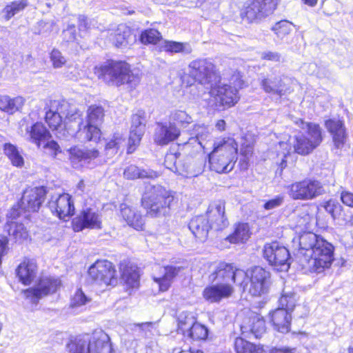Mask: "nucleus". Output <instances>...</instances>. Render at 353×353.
<instances>
[{"label":"nucleus","instance_id":"nucleus-1","mask_svg":"<svg viewBox=\"0 0 353 353\" xmlns=\"http://www.w3.org/2000/svg\"><path fill=\"white\" fill-rule=\"evenodd\" d=\"M247 273L232 263L218 262L211 265L208 280L212 285L203 291L204 299L210 303H219L228 299L234 292V285L241 286Z\"/></svg>","mask_w":353,"mask_h":353},{"label":"nucleus","instance_id":"nucleus-2","mask_svg":"<svg viewBox=\"0 0 353 353\" xmlns=\"http://www.w3.org/2000/svg\"><path fill=\"white\" fill-rule=\"evenodd\" d=\"M298 257L303 268L322 272L334 261L333 245L313 232H305L299 237Z\"/></svg>","mask_w":353,"mask_h":353},{"label":"nucleus","instance_id":"nucleus-3","mask_svg":"<svg viewBox=\"0 0 353 353\" xmlns=\"http://www.w3.org/2000/svg\"><path fill=\"white\" fill-rule=\"evenodd\" d=\"M94 74L110 85L119 87L128 84L135 87L139 82V78L130 70L128 63L124 61H108L94 69Z\"/></svg>","mask_w":353,"mask_h":353},{"label":"nucleus","instance_id":"nucleus-4","mask_svg":"<svg viewBox=\"0 0 353 353\" xmlns=\"http://www.w3.org/2000/svg\"><path fill=\"white\" fill-rule=\"evenodd\" d=\"M243 81L239 74H234L230 83L216 81L210 85L209 94L211 97L208 105L212 108L222 110L234 106L239 101V90L243 87Z\"/></svg>","mask_w":353,"mask_h":353},{"label":"nucleus","instance_id":"nucleus-5","mask_svg":"<svg viewBox=\"0 0 353 353\" xmlns=\"http://www.w3.org/2000/svg\"><path fill=\"white\" fill-rule=\"evenodd\" d=\"M174 193L161 185H147L141 202L151 217L165 216L174 201Z\"/></svg>","mask_w":353,"mask_h":353},{"label":"nucleus","instance_id":"nucleus-6","mask_svg":"<svg viewBox=\"0 0 353 353\" xmlns=\"http://www.w3.org/2000/svg\"><path fill=\"white\" fill-rule=\"evenodd\" d=\"M67 348L69 353H111L109 336L102 330L71 341Z\"/></svg>","mask_w":353,"mask_h":353},{"label":"nucleus","instance_id":"nucleus-7","mask_svg":"<svg viewBox=\"0 0 353 353\" xmlns=\"http://www.w3.org/2000/svg\"><path fill=\"white\" fill-rule=\"evenodd\" d=\"M81 115L76 105L65 100H54L46 113V121L52 130H58L80 119Z\"/></svg>","mask_w":353,"mask_h":353},{"label":"nucleus","instance_id":"nucleus-8","mask_svg":"<svg viewBox=\"0 0 353 353\" xmlns=\"http://www.w3.org/2000/svg\"><path fill=\"white\" fill-rule=\"evenodd\" d=\"M210 214L212 216V224H209L208 219L205 216H198L192 218L189 223V228L194 236L200 241L206 240L209 230L214 228L215 230H222L228 225V221L225 218V205L222 202L216 204L214 210H212Z\"/></svg>","mask_w":353,"mask_h":353},{"label":"nucleus","instance_id":"nucleus-9","mask_svg":"<svg viewBox=\"0 0 353 353\" xmlns=\"http://www.w3.org/2000/svg\"><path fill=\"white\" fill-rule=\"evenodd\" d=\"M296 123L303 130H306L307 137L299 134L295 137L294 150L298 154L305 155L310 153L322 141V132L320 126L314 123H306L301 119Z\"/></svg>","mask_w":353,"mask_h":353},{"label":"nucleus","instance_id":"nucleus-10","mask_svg":"<svg viewBox=\"0 0 353 353\" xmlns=\"http://www.w3.org/2000/svg\"><path fill=\"white\" fill-rule=\"evenodd\" d=\"M103 109L101 106L90 105L87 110L86 121H81L79 124L77 136L86 141H98L101 137L99 125L103 121Z\"/></svg>","mask_w":353,"mask_h":353},{"label":"nucleus","instance_id":"nucleus-11","mask_svg":"<svg viewBox=\"0 0 353 353\" xmlns=\"http://www.w3.org/2000/svg\"><path fill=\"white\" fill-rule=\"evenodd\" d=\"M88 276L100 286L114 285L117 283L116 270L108 260H98L88 269Z\"/></svg>","mask_w":353,"mask_h":353},{"label":"nucleus","instance_id":"nucleus-12","mask_svg":"<svg viewBox=\"0 0 353 353\" xmlns=\"http://www.w3.org/2000/svg\"><path fill=\"white\" fill-rule=\"evenodd\" d=\"M188 74L201 85H212L219 78L214 65L206 59L192 61L188 65Z\"/></svg>","mask_w":353,"mask_h":353},{"label":"nucleus","instance_id":"nucleus-13","mask_svg":"<svg viewBox=\"0 0 353 353\" xmlns=\"http://www.w3.org/2000/svg\"><path fill=\"white\" fill-rule=\"evenodd\" d=\"M278 1L248 0L241 11V17L249 23L261 19L276 8Z\"/></svg>","mask_w":353,"mask_h":353},{"label":"nucleus","instance_id":"nucleus-14","mask_svg":"<svg viewBox=\"0 0 353 353\" xmlns=\"http://www.w3.org/2000/svg\"><path fill=\"white\" fill-rule=\"evenodd\" d=\"M325 192L321 183L315 180H304L292 183L290 195L294 199L310 200Z\"/></svg>","mask_w":353,"mask_h":353},{"label":"nucleus","instance_id":"nucleus-15","mask_svg":"<svg viewBox=\"0 0 353 353\" xmlns=\"http://www.w3.org/2000/svg\"><path fill=\"white\" fill-rule=\"evenodd\" d=\"M61 286V281L54 276H42L34 288L23 292L26 299L36 304L41 297L54 293Z\"/></svg>","mask_w":353,"mask_h":353},{"label":"nucleus","instance_id":"nucleus-16","mask_svg":"<svg viewBox=\"0 0 353 353\" xmlns=\"http://www.w3.org/2000/svg\"><path fill=\"white\" fill-rule=\"evenodd\" d=\"M72 228L75 232L82 231L85 228L101 229L102 228L101 214L95 208H83L73 219Z\"/></svg>","mask_w":353,"mask_h":353},{"label":"nucleus","instance_id":"nucleus-17","mask_svg":"<svg viewBox=\"0 0 353 353\" xmlns=\"http://www.w3.org/2000/svg\"><path fill=\"white\" fill-rule=\"evenodd\" d=\"M250 294L261 296L268 293L270 284V273L261 267L256 266L250 272Z\"/></svg>","mask_w":353,"mask_h":353},{"label":"nucleus","instance_id":"nucleus-18","mask_svg":"<svg viewBox=\"0 0 353 353\" xmlns=\"http://www.w3.org/2000/svg\"><path fill=\"white\" fill-rule=\"evenodd\" d=\"M48 205L52 212L60 219L67 221L74 214V203L68 193L52 196Z\"/></svg>","mask_w":353,"mask_h":353},{"label":"nucleus","instance_id":"nucleus-19","mask_svg":"<svg viewBox=\"0 0 353 353\" xmlns=\"http://www.w3.org/2000/svg\"><path fill=\"white\" fill-rule=\"evenodd\" d=\"M46 191L43 187L28 188L23 191L20 206L27 212H37L45 200Z\"/></svg>","mask_w":353,"mask_h":353},{"label":"nucleus","instance_id":"nucleus-20","mask_svg":"<svg viewBox=\"0 0 353 353\" xmlns=\"http://www.w3.org/2000/svg\"><path fill=\"white\" fill-rule=\"evenodd\" d=\"M264 257L277 271L286 270L287 248L280 246L279 243L266 244L263 249Z\"/></svg>","mask_w":353,"mask_h":353},{"label":"nucleus","instance_id":"nucleus-21","mask_svg":"<svg viewBox=\"0 0 353 353\" xmlns=\"http://www.w3.org/2000/svg\"><path fill=\"white\" fill-rule=\"evenodd\" d=\"M23 124H21L20 132L22 136L37 145L38 148H41L42 143L46 142L51 139V134L47 130L46 126L40 122L35 123L30 128L26 126L25 133L23 132Z\"/></svg>","mask_w":353,"mask_h":353},{"label":"nucleus","instance_id":"nucleus-22","mask_svg":"<svg viewBox=\"0 0 353 353\" xmlns=\"http://www.w3.org/2000/svg\"><path fill=\"white\" fill-rule=\"evenodd\" d=\"M237 157L224 155L222 153L210 152L208 154V161L212 170L217 173H228L234 167Z\"/></svg>","mask_w":353,"mask_h":353},{"label":"nucleus","instance_id":"nucleus-23","mask_svg":"<svg viewBox=\"0 0 353 353\" xmlns=\"http://www.w3.org/2000/svg\"><path fill=\"white\" fill-rule=\"evenodd\" d=\"M179 135L180 130L174 123H159L155 129L154 141L158 145H165L176 139Z\"/></svg>","mask_w":353,"mask_h":353},{"label":"nucleus","instance_id":"nucleus-24","mask_svg":"<svg viewBox=\"0 0 353 353\" xmlns=\"http://www.w3.org/2000/svg\"><path fill=\"white\" fill-rule=\"evenodd\" d=\"M325 126L332 137L336 148L343 146L347 139L345 127L342 121L339 119H329L325 121Z\"/></svg>","mask_w":353,"mask_h":353},{"label":"nucleus","instance_id":"nucleus-25","mask_svg":"<svg viewBox=\"0 0 353 353\" xmlns=\"http://www.w3.org/2000/svg\"><path fill=\"white\" fill-rule=\"evenodd\" d=\"M212 152L237 157L238 143L233 137H219L214 140Z\"/></svg>","mask_w":353,"mask_h":353},{"label":"nucleus","instance_id":"nucleus-26","mask_svg":"<svg viewBox=\"0 0 353 353\" xmlns=\"http://www.w3.org/2000/svg\"><path fill=\"white\" fill-rule=\"evenodd\" d=\"M37 265L34 259H25L18 266L17 274L24 285H30L37 274Z\"/></svg>","mask_w":353,"mask_h":353},{"label":"nucleus","instance_id":"nucleus-27","mask_svg":"<svg viewBox=\"0 0 353 353\" xmlns=\"http://www.w3.org/2000/svg\"><path fill=\"white\" fill-rule=\"evenodd\" d=\"M281 307H279L270 314V321L272 323L274 328L280 332H284L286 329L287 323V296L282 294L280 299Z\"/></svg>","mask_w":353,"mask_h":353},{"label":"nucleus","instance_id":"nucleus-28","mask_svg":"<svg viewBox=\"0 0 353 353\" xmlns=\"http://www.w3.org/2000/svg\"><path fill=\"white\" fill-rule=\"evenodd\" d=\"M69 152L70 161L75 168L82 166L83 163L89 162L99 156V151L95 149L84 150L74 147L70 148Z\"/></svg>","mask_w":353,"mask_h":353},{"label":"nucleus","instance_id":"nucleus-29","mask_svg":"<svg viewBox=\"0 0 353 353\" xmlns=\"http://www.w3.org/2000/svg\"><path fill=\"white\" fill-rule=\"evenodd\" d=\"M121 215L127 224L136 230L140 231L144 229V219L137 210L122 204L121 205Z\"/></svg>","mask_w":353,"mask_h":353},{"label":"nucleus","instance_id":"nucleus-30","mask_svg":"<svg viewBox=\"0 0 353 353\" xmlns=\"http://www.w3.org/2000/svg\"><path fill=\"white\" fill-rule=\"evenodd\" d=\"M109 38L117 48L125 47L134 40L131 30L124 24H120L116 30H112Z\"/></svg>","mask_w":353,"mask_h":353},{"label":"nucleus","instance_id":"nucleus-31","mask_svg":"<svg viewBox=\"0 0 353 353\" xmlns=\"http://www.w3.org/2000/svg\"><path fill=\"white\" fill-rule=\"evenodd\" d=\"M242 329L251 332L256 338L261 337L266 331L263 316L256 313H252L244 321Z\"/></svg>","mask_w":353,"mask_h":353},{"label":"nucleus","instance_id":"nucleus-32","mask_svg":"<svg viewBox=\"0 0 353 353\" xmlns=\"http://www.w3.org/2000/svg\"><path fill=\"white\" fill-rule=\"evenodd\" d=\"M192 131V134L194 137L190 138L188 141L185 143V145L187 147L192 145L196 151H200L204 148L203 141L210 137L209 130L204 125L196 124L194 125Z\"/></svg>","mask_w":353,"mask_h":353},{"label":"nucleus","instance_id":"nucleus-33","mask_svg":"<svg viewBox=\"0 0 353 353\" xmlns=\"http://www.w3.org/2000/svg\"><path fill=\"white\" fill-rule=\"evenodd\" d=\"M121 279L130 288H137L139 285V273L137 266L131 264L121 265Z\"/></svg>","mask_w":353,"mask_h":353},{"label":"nucleus","instance_id":"nucleus-34","mask_svg":"<svg viewBox=\"0 0 353 353\" xmlns=\"http://www.w3.org/2000/svg\"><path fill=\"white\" fill-rule=\"evenodd\" d=\"M251 234L248 223H239L235 225L234 232L226 238V240L234 244L244 243L250 239Z\"/></svg>","mask_w":353,"mask_h":353},{"label":"nucleus","instance_id":"nucleus-35","mask_svg":"<svg viewBox=\"0 0 353 353\" xmlns=\"http://www.w3.org/2000/svg\"><path fill=\"white\" fill-rule=\"evenodd\" d=\"M160 50L169 53H182L183 54H190L192 52V48L189 43L167 40L161 43Z\"/></svg>","mask_w":353,"mask_h":353},{"label":"nucleus","instance_id":"nucleus-36","mask_svg":"<svg viewBox=\"0 0 353 353\" xmlns=\"http://www.w3.org/2000/svg\"><path fill=\"white\" fill-rule=\"evenodd\" d=\"M24 102L25 100L21 97L12 99L7 95H0V110L13 114L23 107Z\"/></svg>","mask_w":353,"mask_h":353},{"label":"nucleus","instance_id":"nucleus-37","mask_svg":"<svg viewBox=\"0 0 353 353\" xmlns=\"http://www.w3.org/2000/svg\"><path fill=\"white\" fill-rule=\"evenodd\" d=\"M123 176L128 180H134L143 178L154 179L158 177L159 174L153 170H141L134 165H130L124 170Z\"/></svg>","mask_w":353,"mask_h":353},{"label":"nucleus","instance_id":"nucleus-38","mask_svg":"<svg viewBox=\"0 0 353 353\" xmlns=\"http://www.w3.org/2000/svg\"><path fill=\"white\" fill-rule=\"evenodd\" d=\"M6 228L16 242L23 243L29 237L28 232L22 223L11 221L6 224Z\"/></svg>","mask_w":353,"mask_h":353},{"label":"nucleus","instance_id":"nucleus-39","mask_svg":"<svg viewBox=\"0 0 353 353\" xmlns=\"http://www.w3.org/2000/svg\"><path fill=\"white\" fill-rule=\"evenodd\" d=\"M178 269L174 267L168 266L163 268V276L154 279L159 285L160 291L165 292L169 289L172 279L178 274Z\"/></svg>","mask_w":353,"mask_h":353},{"label":"nucleus","instance_id":"nucleus-40","mask_svg":"<svg viewBox=\"0 0 353 353\" xmlns=\"http://www.w3.org/2000/svg\"><path fill=\"white\" fill-rule=\"evenodd\" d=\"M234 349L236 353H264L263 347L238 337L234 341Z\"/></svg>","mask_w":353,"mask_h":353},{"label":"nucleus","instance_id":"nucleus-41","mask_svg":"<svg viewBox=\"0 0 353 353\" xmlns=\"http://www.w3.org/2000/svg\"><path fill=\"white\" fill-rule=\"evenodd\" d=\"M125 137L121 133H114L111 138H110L105 144V151L107 155H114L123 147L125 144Z\"/></svg>","mask_w":353,"mask_h":353},{"label":"nucleus","instance_id":"nucleus-42","mask_svg":"<svg viewBox=\"0 0 353 353\" xmlns=\"http://www.w3.org/2000/svg\"><path fill=\"white\" fill-rule=\"evenodd\" d=\"M195 323L196 319L190 312H182L178 315V329L181 331L183 335H186V333L189 332Z\"/></svg>","mask_w":353,"mask_h":353},{"label":"nucleus","instance_id":"nucleus-43","mask_svg":"<svg viewBox=\"0 0 353 353\" xmlns=\"http://www.w3.org/2000/svg\"><path fill=\"white\" fill-rule=\"evenodd\" d=\"M4 152L13 165L17 167H22L23 165V158L15 145L11 143H6L4 145Z\"/></svg>","mask_w":353,"mask_h":353},{"label":"nucleus","instance_id":"nucleus-44","mask_svg":"<svg viewBox=\"0 0 353 353\" xmlns=\"http://www.w3.org/2000/svg\"><path fill=\"white\" fill-rule=\"evenodd\" d=\"M144 133V128L139 126L138 128H131L128 143V153H132L139 145Z\"/></svg>","mask_w":353,"mask_h":353},{"label":"nucleus","instance_id":"nucleus-45","mask_svg":"<svg viewBox=\"0 0 353 353\" xmlns=\"http://www.w3.org/2000/svg\"><path fill=\"white\" fill-rule=\"evenodd\" d=\"M186 335L193 340L203 341L207 339L208 330L205 326L195 323L189 332L186 333Z\"/></svg>","mask_w":353,"mask_h":353},{"label":"nucleus","instance_id":"nucleus-46","mask_svg":"<svg viewBox=\"0 0 353 353\" xmlns=\"http://www.w3.org/2000/svg\"><path fill=\"white\" fill-rule=\"evenodd\" d=\"M27 6L26 0H20L12 2L10 4L6 6L3 10L5 18L9 20L14 14L23 10Z\"/></svg>","mask_w":353,"mask_h":353},{"label":"nucleus","instance_id":"nucleus-47","mask_svg":"<svg viewBox=\"0 0 353 353\" xmlns=\"http://www.w3.org/2000/svg\"><path fill=\"white\" fill-rule=\"evenodd\" d=\"M161 39V33L155 29L146 30L140 36V41L143 44H156Z\"/></svg>","mask_w":353,"mask_h":353},{"label":"nucleus","instance_id":"nucleus-48","mask_svg":"<svg viewBox=\"0 0 353 353\" xmlns=\"http://www.w3.org/2000/svg\"><path fill=\"white\" fill-rule=\"evenodd\" d=\"M91 301V298L85 294V293L79 289L76 291L70 301V307L72 308H79L85 305Z\"/></svg>","mask_w":353,"mask_h":353},{"label":"nucleus","instance_id":"nucleus-49","mask_svg":"<svg viewBox=\"0 0 353 353\" xmlns=\"http://www.w3.org/2000/svg\"><path fill=\"white\" fill-rule=\"evenodd\" d=\"M323 207L334 219H340L343 210L342 206L337 201L330 199L325 203Z\"/></svg>","mask_w":353,"mask_h":353},{"label":"nucleus","instance_id":"nucleus-50","mask_svg":"<svg viewBox=\"0 0 353 353\" xmlns=\"http://www.w3.org/2000/svg\"><path fill=\"white\" fill-rule=\"evenodd\" d=\"M42 148L47 154L55 157L59 153L61 152V150L58 143L50 139L46 142L42 143Z\"/></svg>","mask_w":353,"mask_h":353},{"label":"nucleus","instance_id":"nucleus-51","mask_svg":"<svg viewBox=\"0 0 353 353\" xmlns=\"http://www.w3.org/2000/svg\"><path fill=\"white\" fill-rule=\"evenodd\" d=\"M172 119L183 127L193 121L192 117L182 110H177L173 113Z\"/></svg>","mask_w":353,"mask_h":353},{"label":"nucleus","instance_id":"nucleus-52","mask_svg":"<svg viewBox=\"0 0 353 353\" xmlns=\"http://www.w3.org/2000/svg\"><path fill=\"white\" fill-rule=\"evenodd\" d=\"M50 58L52 63V66L54 68H60L63 67L67 61L61 52L57 49H53L52 50Z\"/></svg>","mask_w":353,"mask_h":353},{"label":"nucleus","instance_id":"nucleus-53","mask_svg":"<svg viewBox=\"0 0 353 353\" xmlns=\"http://www.w3.org/2000/svg\"><path fill=\"white\" fill-rule=\"evenodd\" d=\"M176 161H177L176 154L172 153V152L168 153L165 155L164 163H165V167L168 169L173 171L175 173H179V174H181V173L179 172V170H178V168L176 165Z\"/></svg>","mask_w":353,"mask_h":353},{"label":"nucleus","instance_id":"nucleus-54","mask_svg":"<svg viewBox=\"0 0 353 353\" xmlns=\"http://www.w3.org/2000/svg\"><path fill=\"white\" fill-rule=\"evenodd\" d=\"M272 29L279 37H285L287 34V21H280L274 25Z\"/></svg>","mask_w":353,"mask_h":353},{"label":"nucleus","instance_id":"nucleus-55","mask_svg":"<svg viewBox=\"0 0 353 353\" xmlns=\"http://www.w3.org/2000/svg\"><path fill=\"white\" fill-rule=\"evenodd\" d=\"M323 8L325 14L331 16L337 10V2L335 0H327L324 2Z\"/></svg>","mask_w":353,"mask_h":353},{"label":"nucleus","instance_id":"nucleus-56","mask_svg":"<svg viewBox=\"0 0 353 353\" xmlns=\"http://www.w3.org/2000/svg\"><path fill=\"white\" fill-rule=\"evenodd\" d=\"M284 202L283 196H276L268 201L265 202L263 205V208L266 210H273L279 207Z\"/></svg>","mask_w":353,"mask_h":353},{"label":"nucleus","instance_id":"nucleus-57","mask_svg":"<svg viewBox=\"0 0 353 353\" xmlns=\"http://www.w3.org/2000/svg\"><path fill=\"white\" fill-rule=\"evenodd\" d=\"M341 225L350 227L353 225V216L351 213H342L340 219H336Z\"/></svg>","mask_w":353,"mask_h":353},{"label":"nucleus","instance_id":"nucleus-58","mask_svg":"<svg viewBox=\"0 0 353 353\" xmlns=\"http://www.w3.org/2000/svg\"><path fill=\"white\" fill-rule=\"evenodd\" d=\"M64 38L68 41H73L76 39V28L74 26H69L66 30L63 31Z\"/></svg>","mask_w":353,"mask_h":353},{"label":"nucleus","instance_id":"nucleus-59","mask_svg":"<svg viewBox=\"0 0 353 353\" xmlns=\"http://www.w3.org/2000/svg\"><path fill=\"white\" fill-rule=\"evenodd\" d=\"M341 199L345 205L353 207V193L343 192L341 194Z\"/></svg>","mask_w":353,"mask_h":353},{"label":"nucleus","instance_id":"nucleus-60","mask_svg":"<svg viewBox=\"0 0 353 353\" xmlns=\"http://www.w3.org/2000/svg\"><path fill=\"white\" fill-rule=\"evenodd\" d=\"M240 152L245 158L248 159L252 154V145L250 143L242 144Z\"/></svg>","mask_w":353,"mask_h":353},{"label":"nucleus","instance_id":"nucleus-61","mask_svg":"<svg viewBox=\"0 0 353 353\" xmlns=\"http://www.w3.org/2000/svg\"><path fill=\"white\" fill-rule=\"evenodd\" d=\"M139 126H143L145 128L143 123V119L139 115L135 114L132 117V125L131 128H138Z\"/></svg>","mask_w":353,"mask_h":353},{"label":"nucleus","instance_id":"nucleus-62","mask_svg":"<svg viewBox=\"0 0 353 353\" xmlns=\"http://www.w3.org/2000/svg\"><path fill=\"white\" fill-rule=\"evenodd\" d=\"M20 214V211L17 206H13L9 213L8 214V223H9L11 221H13L14 219H15L17 217H18Z\"/></svg>","mask_w":353,"mask_h":353},{"label":"nucleus","instance_id":"nucleus-63","mask_svg":"<svg viewBox=\"0 0 353 353\" xmlns=\"http://www.w3.org/2000/svg\"><path fill=\"white\" fill-rule=\"evenodd\" d=\"M214 128L219 132H224L226 130V122L223 119H219L216 121Z\"/></svg>","mask_w":353,"mask_h":353},{"label":"nucleus","instance_id":"nucleus-64","mask_svg":"<svg viewBox=\"0 0 353 353\" xmlns=\"http://www.w3.org/2000/svg\"><path fill=\"white\" fill-rule=\"evenodd\" d=\"M262 86L264 89V90L267 92L277 91V89L272 88L269 85V81L267 79H265L262 81Z\"/></svg>","mask_w":353,"mask_h":353}]
</instances>
